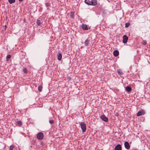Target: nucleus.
<instances>
[{
  "label": "nucleus",
  "mask_w": 150,
  "mask_h": 150,
  "mask_svg": "<svg viewBox=\"0 0 150 150\" xmlns=\"http://www.w3.org/2000/svg\"><path fill=\"white\" fill-rule=\"evenodd\" d=\"M23 71L24 73H26L27 72V69L26 68H24Z\"/></svg>",
  "instance_id": "5701e85b"
},
{
  "label": "nucleus",
  "mask_w": 150,
  "mask_h": 150,
  "mask_svg": "<svg viewBox=\"0 0 150 150\" xmlns=\"http://www.w3.org/2000/svg\"><path fill=\"white\" fill-rule=\"evenodd\" d=\"M145 111L144 110H141L139 111L137 114V116H139L142 115H143L145 114Z\"/></svg>",
  "instance_id": "20e7f679"
},
{
  "label": "nucleus",
  "mask_w": 150,
  "mask_h": 150,
  "mask_svg": "<svg viewBox=\"0 0 150 150\" xmlns=\"http://www.w3.org/2000/svg\"><path fill=\"white\" fill-rule=\"evenodd\" d=\"M142 44L144 45H145L146 44V42L145 41H143L142 42Z\"/></svg>",
  "instance_id": "b1692460"
},
{
  "label": "nucleus",
  "mask_w": 150,
  "mask_h": 150,
  "mask_svg": "<svg viewBox=\"0 0 150 150\" xmlns=\"http://www.w3.org/2000/svg\"><path fill=\"white\" fill-rule=\"evenodd\" d=\"M8 2L10 4H11L13 3H15V0H8Z\"/></svg>",
  "instance_id": "6ab92c4d"
},
{
  "label": "nucleus",
  "mask_w": 150,
  "mask_h": 150,
  "mask_svg": "<svg viewBox=\"0 0 150 150\" xmlns=\"http://www.w3.org/2000/svg\"><path fill=\"white\" fill-rule=\"evenodd\" d=\"M100 118L106 122H107L108 121V117H106L104 115H101L100 117Z\"/></svg>",
  "instance_id": "39448f33"
},
{
  "label": "nucleus",
  "mask_w": 150,
  "mask_h": 150,
  "mask_svg": "<svg viewBox=\"0 0 150 150\" xmlns=\"http://www.w3.org/2000/svg\"><path fill=\"white\" fill-rule=\"evenodd\" d=\"M45 5L46 7H48L50 6V4L48 3H45Z\"/></svg>",
  "instance_id": "393cba45"
},
{
  "label": "nucleus",
  "mask_w": 150,
  "mask_h": 150,
  "mask_svg": "<svg viewBox=\"0 0 150 150\" xmlns=\"http://www.w3.org/2000/svg\"><path fill=\"white\" fill-rule=\"evenodd\" d=\"M85 2L86 4L95 6L97 4L96 0H85Z\"/></svg>",
  "instance_id": "f257e3e1"
},
{
  "label": "nucleus",
  "mask_w": 150,
  "mask_h": 150,
  "mask_svg": "<svg viewBox=\"0 0 150 150\" xmlns=\"http://www.w3.org/2000/svg\"><path fill=\"white\" fill-rule=\"evenodd\" d=\"M125 148L127 149H129L130 148V146L128 142H125L124 144Z\"/></svg>",
  "instance_id": "0eeeda50"
},
{
  "label": "nucleus",
  "mask_w": 150,
  "mask_h": 150,
  "mask_svg": "<svg viewBox=\"0 0 150 150\" xmlns=\"http://www.w3.org/2000/svg\"><path fill=\"white\" fill-rule=\"evenodd\" d=\"M16 123L19 126H21L22 125V122L21 121H19L16 122Z\"/></svg>",
  "instance_id": "2eb2a0df"
},
{
  "label": "nucleus",
  "mask_w": 150,
  "mask_h": 150,
  "mask_svg": "<svg viewBox=\"0 0 150 150\" xmlns=\"http://www.w3.org/2000/svg\"><path fill=\"white\" fill-rule=\"evenodd\" d=\"M49 122L51 124H52L54 122V121L53 120H50Z\"/></svg>",
  "instance_id": "a878e982"
},
{
  "label": "nucleus",
  "mask_w": 150,
  "mask_h": 150,
  "mask_svg": "<svg viewBox=\"0 0 150 150\" xmlns=\"http://www.w3.org/2000/svg\"><path fill=\"white\" fill-rule=\"evenodd\" d=\"M128 39V37H127V36L125 35H124L123 36V42L124 43H126Z\"/></svg>",
  "instance_id": "423d86ee"
},
{
  "label": "nucleus",
  "mask_w": 150,
  "mask_h": 150,
  "mask_svg": "<svg viewBox=\"0 0 150 150\" xmlns=\"http://www.w3.org/2000/svg\"><path fill=\"white\" fill-rule=\"evenodd\" d=\"M81 26L82 28L83 29V30H87L88 29L87 25L86 24H82L81 25Z\"/></svg>",
  "instance_id": "1a4fd4ad"
},
{
  "label": "nucleus",
  "mask_w": 150,
  "mask_h": 150,
  "mask_svg": "<svg viewBox=\"0 0 150 150\" xmlns=\"http://www.w3.org/2000/svg\"><path fill=\"white\" fill-rule=\"evenodd\" d=\"M130 25V23H126L125 25V27L127 28Z\"/></svg>",
  "instance_id": "aec40b11"
},
{
  "label": "nucleus",
  "mask_w": 150,
  "mask_h": 150,
  "mask_svg": "<svg viewBox=\"0 0 150 150\" xmlns=\"http://www.w3.org/2000/svg\"><path fill=\"white\" fill-rule=\"evenodd\" d=\"M14 147V146L13 145H11L10 146V150H13Z\"/></svg>",
  "instance_id": "4be33fe9"
},
{
  "label": "nucleus",
  "mask_w": 150,
  "mask_h": 150,
  "mask_svg": "<svg viewBox=\"0 0 150 150\" xmlns=\"http://www.w3.org/2000/svg\"><path fill=\"white\" fill-rule=\"evenodd\" d=\"M62 58V55L61 54H59L58 56V59L59 60H61Z\"/></svg>",
  "instance_id": "4468645a"
},
{
  "label": "nucleus",
  "mask_w": 150,
  "mask_h": 150,
  "mask_svg": "<svg viewBox=\"0 0 150 150\" xmlns=\"http://www.w3.org/2000/svg\"><path fill=\"white\" fill-rule=\"evenodd\" d=\"M133 150H138L137 149H133Z\"/></svg>",
  "instance_id": "cd10ccee"
},
{
  "label": "nucleus",
  "mask_w": 150,
  "mask_h": 150,
  "mask_svg": "<svg viewBox=\"0 0 150 150\" xmlns=\"http://www.w3.org/2000/svg\"><path fill=\"white\" fill-rule=\"evenodd\" d=\"M117 72L118 74L120 75H122L123 74V72L122 70L120 69H118L117 70Z\"/></svg>",
  "instance_id": "9b49d317"
},
{
  "label": "nucleus",
  "mask_w": 150,
  "mask_h": 150,
  "mask_svg": "<svg viewBox=\"0 0 150 150\" xmlns=\"http://www.w3.org/2000/svg\"><path fill=\"white\" fill-rule=\"evenodd\" d=\"M37 139L40 140L42 139L44 137L43 133L41 132H39L37 134Z\"/></svg>",
  "instance_id": "7ed1b4c3"
},
{
  "label": "nucleus",
  "mask_w": 150,
  "mask_h": 150,
  "mask_svg": "<svg viewBox=\"0 0 150 150\" xmlns=\"http://www.w3.org/2000/svg\"><path fill=\"white\" fill-rule=\"evenodd\" d=\"M42 86H39L38 87V90L40 91L41 92L42 91Z\"/></svg>",
  "instance_id": "a211bd4d"
},
{
  "label": "nucleus",
  "mask_w": 150,
  "mask_h": 150,
  "mask_svg": "<svg viewBox=\"0 0 150 150\" xmlns=\"http://www.w3.org/2000/svg\"><path fill=\"white\" fill-rule=\"evenodd\" d=\"M131 87L129 86H127L126 87V90L127 92H129L131 90Z\"/></svg>",
  "instance_id": "ddd939ff"
},
{
  "label": "nucleus",
  "mask_w": 150,
  "mask_h": 150,
  "mask_svg": "<svg viewBox=\"0 0 150 150\" xmlns=\"http://www.w3.org/2000/svg\"><path fill=\"white\" fill-rule=\"evenodd\" d=\"M89 42H90V41L89 40H88V39L86 40L85 42V45L86 46H87L89 44Z\"/></svg>",
  "instance_id": "f8f14e48"
},
{
  "label": "nucleus",
  "mask_w": 150,
  "mask_h": 150,
  "mask_svg": "<svg viewBox=\"0 0 150 150\" xmlns=\"http://www.w3.org/2000/svg\"><path fill=\"white\" fill-rule=\"evenodd\" d=\"M11 56L10 55H7L6 57V59H7V60L8 61V59H10L11 58Z\"/></svg>",
  "instance_id": "412c9836"
},
{
  "label": "nucleus",
  "mask_w": 150,
  "mask_h": 150,
  "mask_svg": "<svg viewBox=\"0 0 150 150\" xmlns=\"http://www.w3.org/2000/svg\"><path fill=\"white\" fill-rule=\"evenodd\" d=\"M122 150V147H121V145L120 144H118L117 145L115 146L114 150Z\"/></svg>",
  "instance_id": "6e6552de"
},
{
  "label": "nucleus",
  "mask_w": 150,
  "mask_h": 150,
  "mask_svg": "<svg viewBox=\"0 0 150 150\" xmlns=\"http://www.w3.org/2000/svg\"><path fill=\"white\" fill-rule=\"evenodd\" d=\"M113 54L115 57H117L119 55V52L118 50H115L113 52Z\"/></svg>",
  "instance_id": "9d476101"
},
{
  "label": "nucleus",
  "mask_w": 150,
  "mask_h": 150,
  "mask_svg": "<svg viewBox=\"0 0 150 150\" xmlns=\"http://www.w3.org/2000/svg\"><path fill=\"white\" fill-rule=\"evenodd\" d=\"M20 2H21L23 1V0H18Z\"/></svg>",
  "instance_id": "bb28decb"
},
{
  "label": "nucleus",
  "mask_w": 150,
  "mask_h": 150,
  "mask_svg": "<svg viewBox=\"0 0 150 150\" xmlns=\"http://www.w3.org/2000/svg\"><path fill=\"white\" fill-rule=\"evenodd\" d=\"M71 17L72 18H74V12H71Z\"/></svg>",
  "instance_id": "f3484780"
},
{
  "label": "nucleus",
  "mask_w": 150,
  "mask_h": 150,
  "mask_svg": "<svg viewBox=\"0 0 150 150\" xmlns=\"http://www.w3.org/2000/svg\"><path fill=\"white\" fill-rule=\"evenodd\" d=\"M37 24L38 25H40V24L41 23L40 22V20H39V19H37Z\"/></svg>",
  "instance_id": "dca6fc26"
},
{
  "label": "nucleus",
  "mask_w": 150,
  "mask_h": 150,
  "mask_svg": "<svg viewBox=\"0 0 150 150\" xmlns=\"http://www.w3.org/2000/svg\"><path fill=\"white\" fill-rule=\"evenodd\" d=\"M80 125L83 132H85L86 129L85 123L84 122H81L80 123Z\"/></svg>",
  "instance_id": "f03ea898"
}]
</instances>
